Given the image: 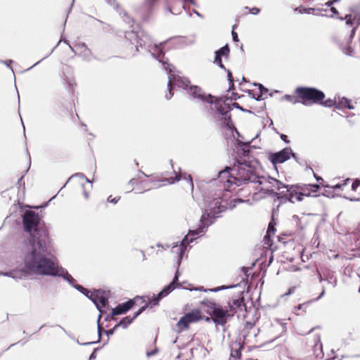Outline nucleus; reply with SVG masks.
Segmentation results:
<instances>
[{
  "label": "nucleus",
  "mask_w": 360,
  "mask_h": 360,
  "mask_svg": "<svg viewBox=\"0 0 360 360\" xmlns=\"http://www.w3.org/2000/svg\"><path fill=\"white\" fill-rule=\"evenodd\" d=\"M125 38L130 42L131 49L134 46L136 52L140 51L139 48L146 47L152 56L161 63L165 70L168 71V94L165 95L167 100L170 99L173 95L172 94V86H177L179 88L187 90L188 94L191 95L193 98H198L202 102L210 104L214 103L213 96L210 94L205 95L202 92L201 89L198 86H189L190 81L188 79L176 74L172 65L169 64L167 61L164 60L165 53L162 48L165 42L160 43V44H152L149 36L143 30L126 32Z\"/></svg>",
  "instance_id": "obj_1"
},
{
  "label": "nucleus",
  "mask_w": 360,
  "mask_h": 360,
  "mask_svg": "<svg viewBox=\"0 0 360 360\" xmlns=\"http://www.w3.org/2000/svg\"><path fill=\"white\" fill-rule=\"evenodd\" d=\"M52 251L49 236L42 232L37 242L30 243V247L24 256L23 269L0 271V276L11 277L15 280L20 279L25 275L52 276L58 266Z\"/></svg>",
  "instance_id": "obj_2"
},
{
  "label": "nucleus",
  "mask_w": 360,
  "mask_h": 360,
  "mask_svg": "<svg viewBox=\"0 0 360 360\" xmlns=\"http://www.w3.org/2000/svg\"><path fill=\"white\" fill-rule=\"evenodd\" d=\"M236 163L230 167H226L218 174V179H214V184L219 188L212 195V198L205 200L207 203V208L210 203L213 207H216V216L224 212L227 207V202L223 199L224 192L228 191L233 184L238 186L242 184H250L253 188L257 185L260 176L255 173V170L245 161L236 160Z\"/></svg>",
  "instance_id": "obj_3"
},
{
  "label": "nucleus",
  "mask_w": 360,
  "mask_h": 360,
  "mask_svg": "<svg viewBox=\"0 0 360 360\" xmlns=\"http://www.w3.org/2000/svg\"><path fill=\"white\" fill-rule=\"evenodd\" d=\"M216 207H212V204L210 203L208 206V209H205L204 213L201 216L200 219V224L198 226L193 230H190L188 235L186 236L184 239L181 241V243H174L172 246V252L177 255V264L180 265L183 255L186 249L187 245L192 242L195 238L200 236H202L206 231L207 229L212 225L216 218Z\"/></svg>",
  "instance_id": "obj_4"
},
{
  "label": "nucleus",
  "mask_w": 360,
  "mask_h": 360,
  "mask_svg": "<svg viewBox=\"0 0 360 360\" xmlns=\"http://www.w3.org/2000/svg\"><path fill=\"white\" fill-rule=\"evenodd\" d=\"M295 94L297 98L286 94L283 98L292 104L301 103L306 106H310L319 103L325 98V94L323 91L313 87H297L295 89Z\"/></svg>",
  "instance_id": "obj_5"
},
{
  "label": "nucleus",
  "mask_w": 360,
  "mask_h": 360,
  "mask_svg": "<svg viewBox=\"0 0 360 360\" xmlns=\"http://www.w3.org/2000/svg\"><path fill=\"white\" fill-rule=\"evenodd\" d=\"M22 221L25 231L30 236V243L37 242L42 232L48 236L47 231L39 226L40 218L34 212L27 211L23 216Z\"/></svg>",
  "instance_id": "obj_6"
},
{
  "label": "nucleus",
  "mask_w": 360,
  "mask_h": 360,
  "mask_svg": "<svg viewBox=\"0 0 360 360\" xmlns=\"http://www.w3.org/2000/svg\"><path fill=\"white\" fill-rule=\"evenodd\" d=\"M288 188L280 181L271 178L260 176L258 184L255 186V189L259 191L269 192L274 193L275 196L276 193L274 192V189L281 191L282 188Z\"/></svg>",
  "instance_id": "obj_7"
},
{
  "label": "nucleus",
  "mask_w": 360,
  "mask_h": 360,
  "mask_svg": "<svg viewBox=\"0 0 360 360\" xmlns=\"http://www.w3.org/2000/svg\"><path fill=\"white\" fill-rule=\"evenodd\" d=\"M345 20L347 25L354 26L352 29V33L345 43L340 42L338 39H335V41L345 54L351 55L353 52V49L350 45V41L354 34L355 29L360 25V15H347L345 16Z\"/></svg>",
  "instance_id": "obj_8"
},
{
  "label": "nucleus",
  "mask_w": 360,
  "mask_h": 360,
  "mask_svg": "<svg viewBox=\"0 0 360 360\" xmlns=\"http://www.w3.org/2000/svg\"><path fill=\"white\" fill-rule=\"evenodd\" d=\"M236 311L231 303L225 308L218 304L214 310L211 311L210 316L215 323L223 326L226 323L227 318L232 316Z\"/></svg>",
  "instance_id": "obj_9"
},
{
  "label": "nucleus",
  "mask_w": 360,
  "mask_h": 360,
  "mask_svg": "<svg viewBox=\"0 0 360 360\" xmlns=\"http://www.w3.org/2000/svg\"><path fill=\"white\" fill-rule=\"evenodd\" d=\"M286 193L283 194L284 191H281L279 193H275L278 199H281V202L283 200H288L292 202H295V201H301L302 200V197L300 193V191L297 188V184L295 186H288V188H285Z\"/></svg>",
  "instance_id": "obj_10"
},
{
  "label": "nucleus",
  "mask_w": 360,
  "mask_h": 360,
  "mask_svg": "<svg viewBox=\"0 0 360 360\" xmlns=\"http://www.w3.org/2000/svg\"><path fill=\"white\" fill-rule=\"evenodd\" d=\"M200 316L198 313H188L186 315L180 318L179 321L176 323L178 328V333H181L184 330H186L191 323H194L198 321Z\"/></svg>",
  "instance_id": "obj_11"
},
{
  "label": "nucleus",
  "mask_w": 360,
  "mask_h": 360,
  "mask_svg": "<svg viewBox=\"0 0 360 360\" xmlns=\"http://www.w3.org/2000/svg\"><path fill=\"white\" fill-rule=\"evenodd\" d=\"M292 156L294 159L296 158V155L292 153L290 148H285L280 152L271 155V160L274 165L281 164L290 159Z\"/></svg>",
  "instance_id": "obj_12"
},
{
  "label": "nucleus",
  "mask_w": 360,
  "mask_h": 360,
  "mask_svg": "<svg viewBox=\"0 0 360 360\" xmlns=\"http://www.w3.org/2000/svg\"><path fill=\"white\" fill-rule=\"evenodd\" d=\"M89 299L95 304L96 308L101 311V307H105L108 304V298L104 292L101 290H95L89 295Z\"/></svg>",
  "instance_id": "obj_13"
},
{
  "label": "nucleus",
  "mask_w": 360,
  "mask_h": 360,
  "mask_svg": "<svg viewBox=\"0 0 360 360\" xmlns=\"http://www.w3.org/2000/svg\"><path fill=\"white\" fill-rule=\"evenodd\" d=\"M175 288L174 287H173L172 285H167L156 296L153 297V299L150 300L149 302L146 304L148 305V307L150 305V307L157 305L160 300L168 295Z\"/></svg>",
  "instance_id": "obj_14"
},
{
  "label": "nucleus",
  "mask_w": 360,
  "mask_h": 360,
  "mask_svg": "<svg viewBox=\"0 0 360 360\" xmlns=\"http://www.w3.org/2000/svg\"><path fill=\"white\" fill-rule=\"evenodd\" d=\"M230 49L229 45L226 44L215 51V57L214 63H216L220 68L226 70L221 60V57L228 58L229 55Z\"/></svg>",
  "instance_id": "obj_15"
},
{
  "label": "nucleus",
  "mask_w": 360,
  "mask_h": 360,
  "mask_svg": "<svg viewBox=\"0 0 360 360\" xmlns=\"http://www.w3.org/2000/svg\"><path fill=\"white\" fill-rule=\"evenodd\" d=\"M297 188L300 191L302 197V196H311L313 193H315L319 189V185L318 184H297Z\"/></svg>",
  "instance_id": "obj_16"
},
{
  "label": "nucleus",
  "mask_w": 360,
  "mask_h": 360,
  "mask_svg": "<svg viewBox=\"0 0 360 360\" xmlns=\"http://www.w3.org/2000/svg\"><path fill=\"white\" fill-rule=\"evenodd\" d=\"M52 276H58L63 278L64 280L67 281L70 285L72 287L73 285H76L75 284V278L68 273V271L62 266H57L55 271Z\"/></svg>",
  "instance_id": "obj_17"
},
{
  "label": "nucleus",
  "mask_w": 360,
  "mask_h": 360,
  "mask_svg": "<svg viewBox=\"0 0 360 360\" xmlns=\"http://www.w3.org/2000/svg\"><path fill=\"white\" fill-rule=\"evenodd\" d=\"M148 307V305L146 304L143 307H141L134 314L132 317L130 316H126L124 319H122L118 324H117L115 328H117L119 326H122L123 328H127L129 325H130L132 321L139 316L140 315L145 309Z\"/></svg>",
  "instance_id": "obj_18"
},
{
  "label": "nucleus",
  "mask_w": 360,
  "mask_h": 360,
  "mask_svg": "<svg viewBox=\"0 0 360 360\" xmlns=\"http://www.w3.org/2000/svg\"><path fill=\"white\" fill-rule=\"evenodd\" d=\"M134 304V301L133 300H130L122 304L117 305L115 308L112 310V316H117L120 314H122L129 311Z\"/></svg>",
  "instance_id": "obj_19"
},
{
  "label": "nucleus",
  "mask_w": 360,
  "mask_h": 360,
  "mask_svg": "<svg viewBox=\"0 0 360 360\" xmlns=\"http://www.w3.org/2000/svg\"><path fill=\"white\" fill-rule=\"evenodd\" d=\"M222 99H217L214 102V108L217 109V111L219 114H220L224 119L226 120L227 113L231 110V107L229 104H227L226 108L222 107L221 105Z\"/></svg>",
  "instance_id": "obj_20"
},
{
  "label": "nucleus",
  "mask_w": 360,
  "mask_h": 360,
  "mask_svg": "<svg viewBox=\"0 0 360 360\" xmlns=\"http://www.w3.org/2000/svg\"><path fill=\"white\" fill-rule=\"evenodd\" d=\"M343 108H347L350 110L354 108V106L350 104V101L349 99L345 97L340 98V96H337L336 108L342 109Z\"/></svg>",
  "instance_id": "obj_21"
},
{
  "label": "nucleus",
  "mask_w": 360,
  "mask_h": 360,
  "mask_svg": "<svg viewBox=\"0 0 360 360\" xmlns=\"http://www.w3.org/2000/svg\"><path fill=\"white\" fill-rule=\"evenodd\" d=\"M201 304L206 309V312L210 315L211 311H214L219 304L210 300L205 299L201 302Z\"/></svg>",
  "instance_id": "obj_22"
},
{
  "label": "nucleus",
  "mask_w": 360,
  "mask_h": 360,
  "mask_svg": "<svg viewBox=\"0 0 360 360\" xmlns=\"http://www.w3.org/2000/svg\"><path fill=\"white\" fill-rule=\"evenodd\" d=\"M233 287H235V285H230V286L221 285L220 287H217V288H215L205 289L202 286H201V287L194 288H191V289H188V290H199V291H204V292H207V291L219 292V291H220L221 290H224V289H227V288H233Z\"/></svg>",
  "instance_id": "obj_23"
},
{
  "label": "nucleus",
  "mask_w": 360,
  "mask_h": 360,
  "mask_svg": "<svg viewBox=\"0 0 360 360\" xmlns=\"http://www.w3.org/2000/svg\"><path fill=\"white\" fill-rule=\"evenodd\" d=\"M323 98L319 103L321 104L326 107H332V106L336 107L337 96H335L334 99L328 98V99L326 100L325 101H323Z\"/></svg>",
  "instance_id": "obj_24"
},
{
  "label": "nucleus",
  "mask_w": 360,
  "mask_h": 360,
  "mask_svg": "<svg viewBox=\"0 0 360 360\" xmlns=\"http://www.w3.org/2000/svg\"><path fill=\"white\" fill-rule=\"evenodd\" d=\"M73 288L77 289L78 291L82 292L83 295H86L87 297L89 298V295H91V291L89 290L88 289L84 288L83 286L80 285H73Z\"/></svg>",
  "instance_id": "obj_25"
},
{
  "label": "nucleus",
  "mask_w": 360,
  "mask_h": 360,
  "mask_svg": "<svg viewBox=\"0 0 360 360\" xmlns=\"http://www.w3.org/2000/svg\"><path fill=\"white\" fill-rule=\"evenodd\" d=\"M329 284H331L333 287L336 285V278L334 277L333 274H328L325 279Z\"/></svg>",
  "instance_id": "obj_26"
},
{
  "label": "nucleus",
  "mask_w": 360,
  "mask_h": 360,
  "mask_svg": "<svg viewBox=\"0 0 360 360\" xmlns=\"http://www.w3.org/2000/svg\"><path fill=\"white\" fill-rule=\"evenodd\" d=\"M240 150H241V154L245 157V156H248V154H249V149H248V145L245 144V143H242L240 146Z\"/></svg>",
  "instance_id": "obj_27"
},
{
  "label": "nucleus",
  "mask_w": 360,
  "mask_h": 360,
  "mask_svg": "<svg viewBox=\"0 0 360 360\" xmlns=\"http://www.w3.org/2000/svg\"><path fill=\"white\" fill-rule=\"evenodd\" d=\"M179 271L177 270L176 271V274L174 275V277L172 280V281L169 283L170 285H172L173 287H174V288H176V287H178L179 285H180V284L179 283Z\"/></svg>",
  "instance_id": "obj_28"
},
{
  "label": "nucleus",
  "mask_w": 360,
  "mask_h": 360,
  "mask_svg": "<svg viewBox=\"0 0 360 360\" xmlns=\"http://www.w3.org/2000/svg\"><path fill=\"white\" fill-rule=\"evenodd\" d=\"M101 329L102 328H101L99 324H98V341L83 343V344H82V345H88L94 344V343L98 342L99 341L100 338H101ZM77 343L79 344V345H81V343L78 340H77Z\"/></svg>",
  "instance_id": "obj_29"
},
{
  "label": "nucleus",
  "mask_w": 360,
  "mask_h": 360,
  "mask_svg": "<svg viewBox=\"0 0 360 360\" xmlns=\"http://www.w3.org/2000/svg\"><path fill=\"white\" fill-rule=\"evenodd\" d=\"M181 178V173H176V175H175V177L173 178V177H171L169 179H167V181L169 183V184H173L174 183L175 181H179Z\"/></svg>",
  "instance_id": "obj_30"
},
{
  "label": "nucleus",
  "mask_w": 360,
  "mask_h": 360,
  "mask_svg": "<svg viewBox=\"0 0 360 360\" xmlns=\"http://www.w3.org/2000/svg\"><path fill=\"white\" fill-rule=\"evenodd\" d=\"M243 298H239L237 300H234L233 301V304H231L235 309L236 307H240L243 304Z\"/></svg>",
  "instance_id": "obj_31"
},
{
  "label": "nucleus",
  "mask_w": 360,
  "mask_h": 360,
  "mask_svg": "<svg viewBox=\"0 0 360 360\" xmlns=\"http://www.w3.org/2000/svg\"><path fill=\"white\" fill-rule=\"evenodd\" d=\"M184 179L188 181V183L189 184L191 189L193 190V180H192V178H191V175H188L187 176L185 174H184Z\"/></svg>",
  "instance_id": "obj_32"
},
{
  "label": "nucleus",
  "mask_w": 360,
  "mask_h": 360,
  "mask_svg": "<svg viewBox=\"0 0 360 360\" xmlns=\"http://www.w3.org/2000/svg\"><path fill=\"white\" fill-rule=\"evenodd\" d=\"M360 186V180L356 179L354 181L352 185V189L356 191V189Z\"/></svg>",
  "instance_id": "obj_33"
},
{
  "label": "nucleus",
  "mask_w": 360,
  "mask_h": 360,
  "mask_svg": "<svg viewBox=\"0 0 360 360\" xmlns=\"http://www.w3.org/2000/svg\"><path fill=\"white\" fill-rule=\"evenodd\" d=\"M255 85L258 86L260 93L262 94H263L264 93H266L268 91V89L261 84H255Z\"/></svg>",
  "instance_id": "obj_34"
},
{
  "label": "nucleus",
  "mask_w": 360,
  "mask_h": 360,
  "mask_svg": "<svg viewBox=\"0 0 360 360\" xmlns=\"http://www.w3.org/2000/svg\"><path fill=\"white\" fill-rule=\"evenodd\" d=\"M75 176L79 177L80 179H85L86 182H87V183H89V184L91 183V181L89 179H87L85 176V175L84 174H82V173H77L75 174Z\"/></svg>",
  "instance_id": "obj_35"
},
{
  "label": "nucleus",
  "mask_w": 360,
  "mask_h": 360,
  "mask_svg": "<svg viewBox=\"0 0 360 360\" xmlns=\"http://www.w3.org/2000/svg\"><path fill=\"white\" fill-rule=\"evenodd\" d=\"M75 48L77 49H84L85 51H89V49H87L86 45L84 43L78 44L77 45L75 46Z\"/></svg>",
  "instance_id": "obj_36"
},
{
  "label": "nucleus",
  "mask_w": 360,
  "mask_h": 360,
  "mask_svg": "<svg viewBox=\"0 0 360 360\" xmlns=\"http://www.w3.org/2000/svg\"><path fill=\"white\" fill-rule=\"evenodd\" d=\"M274 231H275V229L274 227H271V224L269 225V227H268V230H267V233H266V236H265V238L266 236H270L271 233H274Z\"/></svg>",
  "instance_id": "obj_37"
},
{
  "label": "nucleus",
  "mask_w": 360,
  "mask_h": 360,
  "mask_svg": "<svg viewBox=\"0 0 360 360\" xmlns=\"http://www.w3.org/2000/svg\"><path fill=\"white\" fill-rule=\"evenodd\" d=\"M111 197H112V196L110 195V196H109V197L108 198V201L109 202H111V203H113V204H116V203L119 201V200H120V197H118V198H111Z\"/></svg>",
  "instance_id": "obj_38"
},
{
  "label": "nucleus",
  "mask_w": 360,
  "mask_h": 360,
  "mask_svg": "<svg viewBox=\"0 0 360 360\" xmlns=\"http://www.w3.org/2000/svg\"><path fill=\"white\" fill-rule=\"evenodd\" d=\"M259 11H260V10L256 7L250 8V13L252 15H257L259 13Z\"/></svg>",
  "instance_id": "obj_39"
},
{
  "label": "nucleus",
  "mask_w": 360,
  "mask_h": 360,
  "mask_svg": "<svg viewBox=\"0 0 360 360\" xmlns=\"http://www.w3.org/2000/svg\"><path fill=\"white\" fill-rule=\"evenodd\" d=\"M326 187H328V188H332L335 190H338V189H341L342 188V185L341 184H337L334 186H326Z\"/></svg>",
  "instance_id": "obj_40"
},
{
  "label": "nucleus",
  "mask_w": 360,
  "mask_h": 360,
  "mask_svg": "<svg viewBox=\"0 0 360 360\" xmlns=\"http://www.w3.org/2000/svg\"><path fill=\"white\" fill-rule=\"evenodd\" d=\"M315 341H316V343H315V345L314 347H319L320 348L321 347V343L320 342V338L319 336H316L315 338H314Z\"/></svg>",
  "instance_id": "obj_41"
},
{
  "label": "nucleus",
  "mask_w": 360,
  "mask_h": 360,
  "mask_svg": "<svg viewBox=\"0 0 360 360\" xmlns=\"http://www.w3.org/2000/svg\"><path fill=\"white\" fill-rule=\"evenodd\" d=\"M225 70L227 71V76H228V79H229V82L231 83L233 82V77H232L231 71L229 70H226V69Z\"/></svg>",
  "instance_id": "obj_42"
},
{
  "label": "nucleus",
  "mask_w": 360,
  "mask_h": 360,
  "mask_svg": "<svg viewBox=\"0 0 360 360\" xmlns=\"http://www.w3.org/2000/svg\"><path fill=\"white\" fill-rule=\"evenodd\" d=\"M116 328H115V327H114V328H112V329H110V330H105V333H106V335H107L108 336H109V335H112L114 333V331H115V330Z\"/></svg>",
  "instance_id": "obj_43"
},
{
  "label": "nucleus",
  "mask_w": 360,
  "mask_h": 360,
  "mask_svg": "<svg viewBox=\"0 0 360 360\" xmlns=\"http://www.w3.org/2000/svg\"><path fill=\"white\" fill-rule=\"evenodd\" d=\"M233 106L237 109H239L242 111H245L242 107L240 106V105L238 103H233ZM248 112H250V110H247Z\"/></svg>",
  "instance_id": "obj_44"
},
{
  "label": "nucleus",
  "mask_w": 360,
  "mask_h": 360,
  "mask_svg": "<svg viewBox=\"0 0 360 360\" xmlns=\"http://www.w3.org/2000/svg\"><path fill=\"white\" fill-rule=\"evenodd\" d=\"M1 62L4 63L8 68H10L11 71L13 72V70L12 68H11V66H10L11 63H12L11 60H6V61H1Z\"/></svg>",
  "instance_id": "obj_45"
},
{
  "label": "nucleus",
  "mask_w": 360,
  "mask_h": 360,
  "mask_svg": "<svg viewBox=\"0 0 360 360\" xmlns=\"http://www.w3.org/2000/svg\"><path fill=\"white\" fill-rule=\"evenodd\" d=\"M232 37L234 41H238V34L234 31H232Z\"/></svg>",
  "instance_id": "obj_46"
},
{
  "label": "nucleus",
  "mask_w": 360,
  "mask_h": 360,
  "mask_svg": "<svg viewBox=\"0 0 360 360\" xmlns=\"http://www.w3.org/2000/svg\"><path fill=\"white\" fill-rule=\"evenodd\" d=\"M97 349H95L94 351L92 352V354L90 355L89 360L96 359V352L97 351Z\"/></svg>",
  "instance_id": "obj_47"
},
{
  "label": "nucleus",
  "mask_w": 360,
  "mask_h": 360,
  "mask_svg": "<svg viewBox=\"0 0 360 360\" xmlns=\"http://www.w3.org/2000/svg\"><path fill=\"white\" fill-rule=\"evenodd\" d=\"M312 11H314V8H304L303 11H300V13H311V12Z\"/></svg>",
  "instance_id": "obj_48"
},
{
  "label": "nucleus",
  "mask_w": 360,
  "mask_h": 360,
  "mask_svg": "<svg viewBox=\"0 0 360 360\" xmlns=\"http://www.w3.org/2000/svg\"><path fill=\"white\" fill-rule=\"evenodd\" d=\"M184 4H192V5H195V3L194 0H184Z\"/></svg>",
  "instance_id": "obj_49"
},
{
  "label": "nucleus",
  "mask_w": 360,
  "mask_h": 360,
  "mask_svg": "<svg viewBox=\"0 0 360 360\" xmlns=\"http://www.w3.org/2000/svg\"><path fill=\"white\" fill-rule=\"evenodd\" d=\"M83 195L86 199L89 198V193L86 191V189L84 188Z\"/></svg>",
  "instance_id": "obj_50"
},
{
  "label": "nucleus",
  "mask_w": 360,
  "mask_h": 360,
  "mask_svg": "<svg viewBox=\"0 0 360 360\" xmlns=\"http://www.w3.org/2000/svg\"><path fill=\"white\" fill-rule=\"evenodd\" d=\"M330 11L333 12V15H336L338 13V11L334 7H330Z\"/></svg>",
  "instance_id": "obj_51"
},
{
  "label": "nucleus",
  "mask_w": 360,
  "mask_h": 360,
  "mask_svg": "<svg viewBox=\"0 0 360 360\" xmlns=\"http://www.w3.org/2000/svg\"><path fill=\"white\" fill-rule=\"evenodd\" d=\"M325 295V289L323 288L322 292H321L320 295L317 297L316 300H319Z\"/></svg>",
  "instance_id": "obj_52"
},
{
  "label": "nucleus",
  "mask_w": 360,
  "mask_h": 360,
  "mask_svg": "<svg viewBox=\"0 0 360 360\" xmlns=\"http://www.w3.org/2000/svg\"><path fill=\"white\" fill-rule=\"evenodd\" d=\"M332 5H333L332 0L328 1V2L326 3V6H327L328 7H332Z\"/></svg>",
  "instance_id": "obj_53"
},
{
  "label": "nucleus",
  "mask_w": 360,
  "mask_h": 360,
  "mask_svg": "<svg viewBox=\"0 0 360 360\" xmlns=\"http://www.w3.org/2000/svg\"><path fill=\"white\" fill-rule=\"evenodd\" d=\"M349 181V179H345L342 184H341L342 185V187L345 185H347V182Z\"/></svg>",
  "instance_id": "obj_54"
},
{
  "label": "nucleus",
  "mask_w": 360,
  "mask_h": 360,
  "mask_svg": "<svg viewBox=\"0 0 360 360\" xmlns=\"http://www.w3.org/2000/svg\"><path fill=\"white\" fill-rule=\"evenodd\" d=\"M314 176L315 179H316L318 181H320V180H322V178H321V177L316 176V174H314Z\"/></svg>",
  "instance_id": "obj_55"
},
{
  "label": "nucleus",
  "mask_w": 360,
  "mask_h": 360,
  "mask_svg": "<svg viewBox=\"0 0 360 360\" xmlns=\"http://www.w3.org/2000/svg\"><path fill=\"white\" fill-rule=\"evenodd\" d=\"M319 281L320 282H321L323 280V277H322V276H321V274L320 273H319Z\"/></svg>",
  "instance_id": "obj_56"
},
{
  "label": "nucleus",
  "mask_w": 360,
  "mask_h": 360,
  "mask_svg": "<svg viewBox=\"0 0 360 360\" xmlns=\"http://www.w3.org/2000/svg\"><path fill=\"white\" fill-rule=\"evenodd\" d=\"M194 13H195L198 17H200L202 18V15L200 13H199L198 11H193Z\"/></svg>",
  "instance_id": "obj_57"
},
{
  "label": "nucleus",
  "mask_w": 360,
  "mask_h": 360,
  "mask_svg": "<svg viewBox=\"0 0 360 360\" xmlns=\"http://www.w3.org/2000/svg\"><path fill=\"white\" fill-rule=\"evenodd\" d=\"M134 181V179H131V180L129 181V184H131V185H133Z\"/></svg>",
  "instance_id": "obj_58"
},
{
  "label": "nucleus",
  "mask_w": 360,
  "mask_h": 360,
  "mask_svg": "<svg viewBox=\"0 0 360 360\" xmlns=\"http://www.w3.org/2000/svg\"><path fill=\"white\" fill-rule=\"evenodd\" d=\"M236 201L240 202H243V200L239 199V198H238V199L235 200V202H236Z\"/></svg>",
  "instance_id": "obj_59"
},
{
  "label": "nucleus",
  "mask_w": 360,
  "mask_h": 360,
  "mask_svg": "<svg viewBox=\"0 0 360 360\" xmlns=\"http://www.w3.org/2000/svg\"><path fill=\"white\" fill-rule=\"evenodd\" d=\"M261 97H262V95L258 96L257 98H256V100L259 101L261 99Z\"/></svg>",
  "instance_id": "obj_60"
},
{
  "label": "nucleus",
  "mask_w": 360,
  "mask_h": 360,
  "mask_svg": "<svg viewBox=\"0 0 360 360\" xmlns=\"http://www.w3.org/2000/svg\"><path fill=\"white\" fill-rule=\"evenodd\" d=\"M149 1V4H152L153 2H155V0H148Z\"/></svg>",
  "instance_id": "obj_61"
},
{
  "label": "nucleus",
  "mask_w": 360,
  "mask_h": 360,
  "mask_svg": "<svg viewBox=\"0 0 360 360\" xmlns=\"http://www.w3.org/2000/svg\"><path fill=\"white\" fill-rule=\"evenodd\" d=\"M157 246H158V247H161V248H164L163 245H161V244H160V243H159V244H157Z\"/></svg>",
  "instance_id": "obj_62"
},
{
  "label": "nucleus",
  "mask_w": 360,
  "mask_h": 360,
  "mask_svg": "<svg viewBox=\"0 0 360 360\" xmlns=\"http://www.w3.org/2000/svg\"><path fill=\"white\" fill-rule=\"evenodd\" d=\"M339 1H340V0H332V1H333V4H334L335 3H336V2Z\"/></svg>",
  "instance_id": "obj_63"
},
{
  "label": "nucleus",
  "mask_w": 360,
  "mask_h": 360,
  "mask_svg": "<svg viewBox=\"0 0 360 360\" xmlns=\"http://www.w3.org/2000/svg\"><path fill=\"white\" fill-rule=\"evenodd\" d=\"M59 326V328H60V329H62L64 332H65V329H64L62 326Z\"/></svg>",
  "instance_id": "obj_64"
}]
</instances>
